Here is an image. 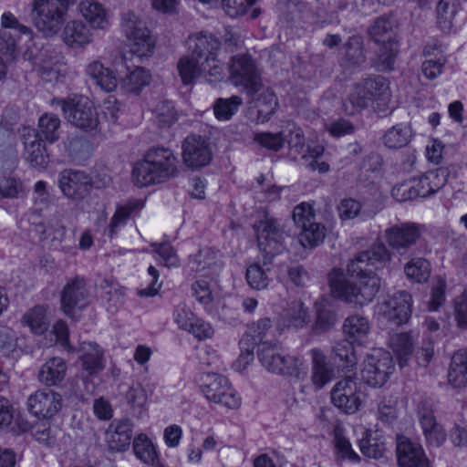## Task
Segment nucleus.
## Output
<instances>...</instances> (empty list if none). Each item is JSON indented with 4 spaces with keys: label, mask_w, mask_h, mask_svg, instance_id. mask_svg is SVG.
<instances>
[{
    "label": "nucleus",
    "mask_w": 467,
    "mask_h": 467,
    "mask_svg": "<svg viewBox=\"0 0 467 467\" xmlns=\"http://www.w3.org/2000/svg\"><path fill=\"white\" fill-rule=\"evenodd\" d=\"M359 254L348 265V273L334 269L328 275L332 295L346 303L363 306L370 303L379 292V279L372 272L389 257L380 244L371 252Z\"/></svg>",
    "instance_id": "nucleus-1"
},
{
    "label": "nucleus",
    "mask_w": 467,
    "mask_h": 467,
    "mask_svg": "<svg viewBox=\"0 0 467 467\" xmlns=\"http://www.w3.org/2000/svg\"><path fill=\"white\" fill-rule=\"evenodd\" d=\"M1 26L4 30L0 35V48L6 57L15 60L23 54L24 58L32 62L46 81L59 82L64 78L67 73L65 63L59 57H38V47L33 41V33L19 24L12 13H3Z\"/></svg>",
    "instance_id": "nucleus-2"
},
{
    "label": "nucleus",
    "mask_w": 467,
    "mask_h": 467,
    "mask_svg": "<svg viewBox=\"0 0 467 467\" xmlns=\"http://www.w3.org/2000/svg\"><path fill=\"white\" fill-rule=\"evenodd\" d=\"M192 55L183 56L177 64L182 81L191 84L198 78L209 83L224 78V65L220 52V42L212 35L195 34L187 41Z\"/></svg>",
    "instance_id": "nucleus-3"
},
{
    "label": "nucleus",
    "mask_w": 467,
    "mask_h": 467,
    "mask_svg": "<svg viewBox=\"0 0 467 467\" xmlns=\"http://www.w3.org/2000/svg\"><path fill=\"white\" fill-rule=\"evenodd\" d=\"M253 140L260 147L274 151L280 150L287 143L290 148V154L294 155L295 158L297 157L296 154L301 155L304 163L311 170L317 171L320 173H325L329 170V165L319 160L324 148L321 145L306 148L302 131L294 124H288L280 132H256L254 134Z\"/></svg>",
    "instance_id": "nucleus-4"
},
{
    "label": "nucleus",
    "mask_w": 467,
    "mask_h": 467,
    "mask_svg": "<svg viewBox=\"0 0 467 467\" xmlns=\"http://www.w3.org/2000/svg\"><path fill=\"white\" fill-rule=\"evenodd\" d=\"M179 173V161L168 148H153L132 168V182L139 187L165 183Z\"/></svg>",
    "instance_id": "nucleus-5"
},
{
    "label": "nucleus",
    "mask_w": 467,
    "mask_h": 467,
    "mask_svg": "<svg viewBox=\"0 0 467 467\" xmlns=\"http://www.w3.org/2000/svg\"><path fill=\"white\" fill-rule=\"evenodd\" d=\"M368 100L375 101V109L379 114L387 113L390 94L389 84L383 78H369L362 86L355 87L343 105L344 110L348 114H353L362 109Z\"/></svg>",
    "instance_id": "nucleus-6"
},
{
    "label": "nucleus",
    "mask_w": 467,
    "mask_h": 467,
    "mask_svg": "<svg viewBox=\"0 0 467 467\" xmlns=\"http://www.w3.org/2000/svg\"><path fill=\"white\" fill-rule=\"evenodd\" d=\"M258 357L262 365L272 373L287 374L298 379L306 375V363L298 357L285 356L275 344L263 342Z\"/></svg>",
    "instance_id": "nucleus-7"
},
{
    "label": "nucleus",
    "mask_w": 467,
    "mask_h": 467,
    "mask_svg": "<svg viewBox=\"0 0 467 467\" xmlns=\"http://www.w3.org/2000/svg\"><path fill=\"white\" fill-rule=\"evenodd\" d=\"M120 27L132 54L142 57L153 52L154 40L145 20L139 15L132 11L124 13L121 16Z\"/></svg>",
    "instance_id": "nucleus-8"
},
{
    "label": "nucleus",
    "mask_w": 467,
    "mask_h": 467,
    "mask_svg": "<svg viewBox=\"0 0 467 467\" xmlns=\"http://www.w3.org/2000/svg\"><path fill=\"white\" fill-rule=\"evenodd\" d=\"M74 0H35L32 19L35 26L47 36L56 35Z\"/></svg>",
    "instance_id": "nucleus-9"
},
{
    "label": "nucleus",
    "mask_w": 467,
    "mask_h": 467,
    "mask_svg": "<svg viewBox=\"0 0 467 467\" xmlns=\"http://www.w3.org/2000/svg\"><path fill=\"white\" fill-rule=\"evenodd\" d=\"M58 104L65 118L74 126L87 130H97L99 118L93 102L83 96L69 97L65 100L56 99L53 104Z\"/></svg>",
    "instance_id": "nucleus-10"
},
{
    "label": "nucleus",
    "mask_w": 467,
    "mask_h": 467,
    "mask_svg": "<svg viewBox=\"0 0 467 467\" xmlns=\"http://www.w3.org/2000/svg\"><path fill=\"white\" fill-rule=\"evenodd\" d=\"M201 387L209 401L229 410H237L241 407L242 398L226 377L216 373H206L202 377Z\"/></svg>",
    "instance_id": "nucleus-11"
},
{
    "label": "nucleus",
    "mask_w": 467,
    "mask_h": 467,
    "mask_svg": "<svg viewBox=\"0 0 467 467\" xmlns=\"http://www.w3.org/2000/svg\"><path fill=\"white\" fill-rule=\"evenodd\" d=\"M395 368L390 354L382 348H372L362 363L361 377L371 387H381Z\"/></svg>",
    "instance_id": "nucleus-12"
},
{
    "label": "nucleus",
    "mask_w": 467,
    "mask_h": 467,
    "mask_svg": "<svg viewBox=\"0 0 467 467\" xmlns=\"http://www.w3.org/2000/svg\"><path fill=\"white\" fill-rule=\"evenodd\" d=\"M366 400L361 385L349 377L337 381L331 390L332 403L346 414L359 411L365 406Z\"/></svg>",
    "instance_id": "nucleus-13"
},
{
    "label": "nucleus",
    "mask_w": 467,
    "mask_h": 467,
    "mask_svg": "<svg viewBox=\"0 0 467 467\" xmlns=\"http://www.w3.org/2000/svg\"><path fill=\"white\" fill-rule=\"evenodd\" d=\"M275 336L270 320L263 319L256 325L248 327L240 341L241 353L233 364V368L237 372L245 370L254 361V348L267 336Z\"/></svg>",
    "instance_id": "nucleus-14"
},
{
    "label": "nucleus",
    "mask_w": 467,
    "mask_h": 467,
    "mask_svg": "<svg viewBox=\"0 0 467 467\" xmlns=\"http://www.w3.org/2000/svg\"><path fill=\"white\" fill-rule=\"evenodd\" d=\"M229 80L237 88L255 94L262 88L254 62L247 55L235 56L229 67Z\"/></svg>",
    "instance_id": "nucleus-15"
},
{
    "label": "nucleus",
    "mask_w": 467,
    "mask_h": 467,
    "mask_svg": "<svg viewBox=\"0 0 467 467\" xmlns=\"http://www.w3.org/2000/svg\"><path fill=\"white\" fill-rule=\"evenodd\" d=\"M254 229L258 247L265 258L270 259L285 250L282 234L274 220L266 217L256 223Z\"/></svg>",
    "instance_id": "nucleus-16"
},
{
    "label": "nucleus",
    "mask_w": 467,
    "mask_h": 467,
    "mask_svg": "<svg viewBox=\"0 0 467 467\" xmlns=\"http://www.w3.org/2000/svg\"><path fill=\"white\" fill-rule=\"evenodd\" d=\"M412 299L410 294L400 292L377 306V315L396 324L406 323L411 314Z\"/></svg>",
    "instance_id": "nucleus-17"
},
{
    "label": "nucleus",
    "mask_w": 467,
    "mask_h": 467,
    "mask_svg": "<svg viewBox=\"0 0 467 467\" xmlns=\"http://www.w3.org/2000/svg\"><path fill=\"white\" fill-rule=\"evenodd\" d=\"M464 20L462 0H440L436 8V22L441 31H456Z\"/></svg>",
    "instance_id": "nucleus-18"
},
{
    "label": "nucleus",
    "mask_w": 467,
    "mask_h": 467,
    "mask_svg": "<svg viewBox=\"0 0 467 467\" xmlns=\"http://www.w3.org/2000/svg\"><path fill=\"white\" fill-rule=\"evenodd\" d=\"M396 451L400 467H431L421 445L405 436H398Z\"/></svg>",
    "instance_id": "nucleus-19"
},
{
    "label": "nucleus",
    "mask_w": 467,
    "mask_h": 467,
    "mask_svg": "<svg viewBox=\"0 0 467 467\" xmlns=\"http://www.w3.org/2000/svg\"><path fill=\"white\" fill-rule=\"evenodd\" d=\"M61 400L58 393L49 389H40L28 398L27 408L39 419H50L59 411Z\"/></svg>",
    "instance_id": "nucleus-20"
},
{
    "label": "nucleus",
    "mask_w": 467,
    "mask_h": 467,
    "mask_svg": "<svg viewBox=\"0 0 467 467\" xmlns=\"http://www.w3.org/2000/svg\"><path fill=\"white\" fill-rule=\"evenodd\" d=\"M396 25V20L392 16L380 17L369 30L372 38L378 43L387 44L386 47L389 54L382 62L383 69H389L393 64V57L397 51V44L393 41V29Z\"/></svg>",
    "instance_id": "nucleus-21"
},
{
    "label": "nucleus",
    "mask_w": 467,
    "mask_h": 467,
    "mask_svg": "<svg viewBox=\"0 0 467 467\" xmlns=\"http://www.w3.org/2000/svg\"><path fill=\"white\" fill-rule=\"evenodd\" d=\"M88 304V293L83 281L74 280L64 287L61 296V308L65 315L76 317L78 313L85 308Z\"/></svg>",
    "instance_id": "nucleus-22"
},
{
    "label": "nucleus",
    "mask_w": 467,
    "mask_h": 467,
    "mask_svg": "<svg viewBox=\"0 0 467 467\" xmlns=\"http://www.w3.org/2000/svg\"><path fill=\"white\" fill-rule=\"evenodd\" d=\"M182 160L191 168H201L209 164L212 150L208 142L201 137L186 138L182 146Z\"/></svg>",
    "instance_id": "nucleus-23"
},
{
    "label": "nucleus",
    "mask_w": 467,
    "mask_h": 467,
    "mask_svg": "<svg viewBox=\"0 0 467 467\" xmlns=\"http://www.w3.org/2000/svg\"><path fill=\"white\" fill-rule=\"evenodd\" d=\"M78 10L91 30H107L111 25L112 15L101 3L96 0H82Z\"/></svg>",
    "instance_id": "nucleus-24"
},
{
    "label": "nucleus",
    "mask_w": 467,
    "mask_h": 467,
    "mask_svg": "<svg viewBox=\"0 0 467 467\" xmlns=\"http://www.w3.org/2000/svg\"><path fill=\"white\" fill-rule=\"evenodd\" d=\"M22 140L25 160L33 167L44 168L48 162V154L36 130L30 127H24Z\"/></svg>",
    "instance_id": "nucleus-25"
},
{
    "label": "nucleus",
    "mask_w": 467,
    "mask_h": 467,
    "mask_svg": "<svg viewBox=\"0 0 467 467\" xmlns=\"http://www.w3.org/2000/svg\"><path fill=\"white\" fill-rule=\"evenodd\" d=\"M117 67L118 62L112 67H105L100 61L94 60L87 65L86 74L101 89L111 92L120 86V73L116 71Z\"/></svg>",
    "instance_id": "nucleus-26"
},
{
    "label": "nucleus",
    "mask_w": 467,
    "mask_h": 467,
    "mask_svg": "<svg viewBox=\"0 0 467 467\" xmlns=\"http://www.w3.org/2000/svg\"><path fill=\"white\" fill-rule=\"evenodd\" d=\"M371 325L369 320L356 314L348 317L343 324V333L350 346H365L368 343Z\"/></svg>",
    "instance_id": "nucleus-27"
},
{
    "label": "nucleus",
    "mask_w": 467,
    "mask_h": 467,
    "mask_svg": "<svg viewBox=\"0 0 467 467\" xmlns=\"http://www.w3.org/2000/svg\"><path fill=\"white\" fill-rule=\"evenodd\" d=\"M92 30L82 21L72 20L67 23L61 33V39L70 48L78 49L93 41Z\"/></svg>",
    "instance_id": "nucleus-28"
},
{
    "label": "nucleus",
    "mask_w": 467,
    "mask_h": 467,
    "mask_svg": "<svg viewBox=\"0 0 467 467\" xmlns=\"http://www.w3.org/2000/svg\"><path fill=\"white\" fill-rule=\"evenodd\" d=\"M78 352L79 363L88 375L97 374L105 368L104 351L98 344L83 342L79 346Z\"/></svg>",
    "instance_id": "nucleus-29"
},
{
    "label": "nucleus",
    "mask_w": 467,
    "mask_h": 467,
    "mask_svg": "<svg viewBox=\"0 0 467 467\" xmlns=\"http://www.w3.org/2000/svg\"><path fill=\"white\" fill-rule=\"evenodd\" d=\"M132 435V422L129 420L112 422L105 432V441L109 450L115 451H126Z\"/></svg>",
    "instance_id": "nucleus-30"
},
{
    "label": "nucleus",
    "mask_w": 467,
    "mask_h": 467,
    "mask_svg": "<svg viewBox=\"0 0 467 467\" xmlns=\"http://www.w3.org/2000/svg\"><path fill=\"white\" fill-rule=\"evenodd\" d=\"M419 197H428L439 192L447 182L448 171L436 168L413 178Z\"/></svg>",
    "instance_id": "nucleus-31"
},
{
    "label": "nucleus",
    "mask_w": 467,
    "mask_h": 467,
    "mask_svg": "<svg viewBox=\"0 0 467 467\" xmlns=\"http://www.w3.org/2000/svg\"><path fill=\"white\" fill-rule=\"evenodd\" d=\"M116 71L120 73V87L129 91H139L150 80V74L148 70L140 67L130 69L123 59L118 61Z\"/></svg>",
    "instance_id": "nucleus-32"
},
{
    "label": "nucleus",
    "mask_w": 467,
    "mask_h": 467,
    "mask_svg": "<svg viewBox=\"0 0 467 467\" xmlns=\"http://www.w3.org/2000/svg\"><path fill=\"white\" fill-rule=\"evenodd\" d=\"M90 183L89 178L82 171H64L58 184L62 192L70 198H80L86 194Z\"/></svg>",
    "instance_id": "nucleus-33"
},
{
    "label": "nucleus",
    "mask_w": 467,
    "mask_h": 467,
    "mask_svg": "<svg viewBox=\"0 0 467 467\" xmlns=\"http://www.w3.org/2000/svg\"><path fill=\"white\" fill-rule=\"evenodd\" d=\"M192 295L208 314L219 297L217 285L211 278H198L192 285Z\"/></svg>",
    "instance_id": "nucleus-34"
},
{
    "label": "nucleus",
    "mask_w": 467,
    "mask_h": 467,
    "mask_svg": "<svg viewBox=\"0 0 467 467\" xmlns=\"http://www.w3.org/2000/svg\"><path fill=\"white\" fill-rule=\"evenodd\" d=\"M358 447L364 456L374 460L385 458L389 451L386 437L378 431H366L364 437L358 440Z\"/></svg>",
    "instance_id": "nucleus-35"
},
{
    "label": "nucleus",
    "mask_w": 467,
    "mask_h": 467,
    "mask_svg": "<svg viewBox=\"0 0 467 467\" xmlns=\"http://www.w3.org/2000/svg\"><path fill=\"white\" fill-rule=\"evenodd\" d=\"M333 448L334 453L337 460L349 462L351 463H358L360 462L359 455L353 449L347 431L341 424H337L333 429Z\"/></svg>",
    "instance_id": "nucleus-36"
},
{
    "label": "nucleus",
    "mask_w": 467,
    "mask_h": 467,
    "mask_svg": "<svg viewBox=\"0 0 467 467\" xmlns=\"http://www.w3.org/2000/svg\"><path fill=\"white\" fill-rule=\"evenodd\" d=\"M389 347L393 351L400 368L408 365L414 350V336L411 333L393 334L389 340Z\"/></svg>",
    "instance_id": "nucleus-37"
},
{
    "label": "nucleus",
    "mask_w": 467,
    "mask_h": 467,
    "mask_svg": "<svg viewBox=\"0 0 467 467\" xmlns=\"http://www.w3.org/2000/svg\"><path fill=\"white\" fill-rule=\"evenodd\" d=\"M311 380L316 389H320L331 381L334 371L326 356L319 349H313Z\"/></svg>",
    "instance_id": "nucleus-38"
},
{
    "label": "nucleus",
    "mask_w": 467,
    "mask_h": 467,
    "mask_svg": "<svg viewBox=\"0 0 467 467\" xmlns=\"http://www.w3.org/2000/svg\"><path fill=\"white\" fill-rule=\"evenodd\" d=\"M419 420L430 445L439 447L446 438L443 428L436 422L433 412L429 409H422L419 412Z\"/></svg>",
    "instance_id": "nucleus-39"
},
{
    "label": "nucleus",
    "mask_w": 467,
    "mask_h": 467,
    "mask_svg": "<svg viewBox=\"0 0 467 467\" xmlns=\"http://www.w3.org/2000/svg\"><path fill=\"white\" fill-rule=\"evenodd\" d=\"M23 327H27L34 335H43L47 331L50 324V317L47 308L36 306L28 309L21 318Z\"/></svg>",
    "instance_id": "nucleus-40"
},
{
    "label": "nucleus",
    "mask_w": 467,
    "mask_h": 467,
    "mask_svg": "<svg viewBox=\"0 0 467 467\" xmlns=\"http://www.w3.org/2000/svg\"><path fill=\"white\" fill-rule=\"evenodd\" d=\"M67 368V363L63 358H49L40 368L39 380L47 386H57L65 379Z\"/></svg>",
    "instance_id": "nucleus-41"
},
{
    "label": "nucleus",
    "mask_w": 467,
    "mask_h": 467,
    "mask_svg": "<svg viewBox=\"0 0 467 467\" xmlns=\"http://www.w3.org/2000/svg\"><path fill=\"white\" fill-rule=\"evenodd\" d=\"M133 451L135 456L146 464L154 465L159 463L158 447L145 433H140L134 438Z\"/></svg>",
    "instance_id": "nucleus-42"
},
{
    "label": "nucleus",
    "mask_w": 467,
    "mask_h": 467,
    "mask_svg": "<svg viewBox=\"0 0 467 467\" xmlns=\"http://www.w3.org/2000/svg\"><path fill=\"white\" fill-rule=\"evenodd\" d=\"M420 233L414 224H402L386 231L385 238L392 247H404L414 244Z\"/></svg>",
    "instance_id": "nucleus-43"
},
{
    "label": "nucleus",
    "mask_w": 467,
    "mask_h": 467,
    "mask_svg": "<svg viewBox=\"0 0 467 467\" xmlns=\"http://www.w3.org/2000/svg\"><path fill=\"white\" fill-rule=\"evenodd\" d=\"M448 380L451 386L457 389L467 385V352L460 350L453 355Z\"/></svg>",
    "instance_id": "nucleus-44"
},
{
    "label": "nucleus",
    "mask_w": 467,
    "mask_h": 467,
    "mask_svg": "<svg viewBox=\"0 0 467 467\" xmlns=\"http://www.w3.org/2000/svg\"><path fill=\"white\" fill-rule=\"evenodd\" d=\"M0 428H9L14 432L27 431V425L19 413H16L9 401L0 397Z\"/></svg>",
    "instance_id": "nucleus-45"
},
{
    "label": "nucleus",
    "mask_w": 467,
    "mask_h": 467,
    "mask_svg": "<svg viewBox=\"0 0 467 467\" xmlns=\"http://www.w3.org/2000/svg\"><path fill=\"white\" fill-rule=\"evenodd\" d=\"M413 137L412 129L409 124L401 123L393 126L383 136V143L389 149L407 146Z\"/></svg>",
    "instance_id": "nucleus-46"
},
{
    "label": "nucleus",
    "mask_w": 467,
    "mask_h": 467,
    "mask_svg": "<svg viewBox=\"0 0 467 467\" xmlns=\"http://www.w3.org/2000/svg\"><path fill=\"white\" fill-rule=\"evenodd\" d=\"M317 321L316 328L325 330L331 327L337 320L336 310L332 300L328 297H322L315 304Z\"/></svg>",
    "instance_id": "nucleus-47"
},
{
    "label": "nucleus",
    "mask_w": 467,
    "mask_h": 467,
    "mask_svg": "<svg viewBox=\"0 0 467 467\" xmlns=\"http://www.w3.org/2000/svg\"><path fill=\"white\" fill-rule=\"evenodd\" d=\"M277 99L275 95L270 90L263 88L255 99V108L257 109V121L265 123L275 113L277 108Z\"/></svg>",
    "instance_id": "nucleus-48"
},
{
    "label": "nucleus",
    "mask_w": 467,
    "mask_h": 467,
    "mask_svg": "<svg viewBox=\"0 0 467 467\" xmlns=\"http://www.w3.org/2000/svg\"><path fill=\"white\" fill-rule=\"evenodd\" d=\"M309 321L307 308L302 302H294L285 314L283 326L288 329H298L306 326Z\"/></svg>",
    "instance_id": "nucleus-49"
},
{
    "label": "nucleus",
    "mask_w": 467,
    "mask_h": 467,
    "mask_svg": "<svg viewBox=\"0 0 467 467\" xmlns=\"http://www.w3.org/2000/svg\"><path fill=\"white\" fill-rule=\"evenodd\" d=\"M300 229L298 240L305 248H313L321 244L325 238V229L318 223H309L308 225Z\"/></svg>",
    "instance_id": "nucleus-50"
},
{
    "label": "nucleus",
    "mask_w": 467,
    "mask_h": 467,
    "mask_svg": "<svg viewBox=\"0 0 467 467\" xmlns=\"http://www.w3.org/2000/svg\"><path fill=\"white\" fill-rule=\"evenodd\" d=\"M254 0H223L225 13L231 17L250 14L251 18L259 15L257 8H253Z\"/></svg>",
    "instance_id": "nucleus-51"
},
{
    "label": "nucleus",
    "mask_w": 467,
    "mask_h": 467,
    "mask_svg": "<svg viewBox=\"0 0 467 467\" xmlns=\"http://www.w3.org/2000/svg\"><path fill=\"white\" fill-rule=\"evenodd\" d=\"M404 271L407 277L415 283L425 282L431 275L430 264L422 258H415L410 261L406 264Z\"/></svg>",
    "instance_id": "nucleus-52"
},
{
    "label": "nucleus",
    "mask_w": 467,
    "mask_h": 467,
    "mask_svg": "<svg viewBox=\"0 0 467 467\" xmlns=\"http://www.w3.org/2000/svg\"><path fill=\"white\" fill-rule=\"evenodd\" d=\"M241 103L242 100L237 96L218 99L213 107L215 118L220 121L230 119L238 111Z\"/></svg>",
    "instance_id": "nucleus-53"
},
{
    "label": "nucleus",
    "mask_w": 467,
    "mask_h": 467,
    "mask_svg": "<svg viewBox=\"0 0 467 467\" xmlns=\"http://www.w3.org/2000/svg\"><path fill=\"white\" fill-rule=\"evenodd\" d=\"M197 315L186 303H179L172 312V320L179 329L188 332Z\"/></svg>",
    "instance_id": "nucleus-54"
},
{
    "label": "nucleus",
    "mask_w": 467,
    "mask_h": 467,
    "mask_svg": "<svg viewBox=\"0 0 467 467\" xmlns=\"http://www.w3.org/2000/svg\"><path fill=\"white\" fill-rule=\"evenodd\" d=\"M154 259L167 267L179 265V258L169 244H154L152 245Z\"/></svg>",
    "instance_id": "nucleus-55"
},
{
    "label": "nucleus",
    "mask_w": 467,
    "mask_h": 467,
    "mask_svg": "<svg viewBox=\"0 0 467 467\" xmlns=\"http://www.w3.org/2000/svg\"><path fill=\"white\" fill-rule=\"evenodd\" d=\"M187 333L198 341H204L214 337L215 328L211 322L197 316Z\"/></svg>",
    "instance_id": "nucleus-56"
},
{
    "label": "nucleus",
    "mask_w": 467,
    "mask_h": 467,
    "mask_svg": "<svg viewBox=\"0 0 467 467\" xmlns=\"http://www.w3.org/2000/svg\"><path fill=\"white\" fill-rule=\"evenodd\" d=\"M446 146L438 138H430L425 144L424 156L428 162L441 164L443 161Z\"/></svg>",
    "instance_id": "nucleus-57"
},
{
    "label": "nucleus",
    "mask_w": 467,
    "mask_h": 467,
    "mask_svg": "<svg viewBox=\"0 0 467 467\" xmlns=\"http://www.w3.org/2000/svg\"><path fill=\"white\" fill-rule=\"evenodd\" d=\"M246 280L248 285L254 289H264L269 284V277L264 268L257 263L248 265L246 270Z\"/></svg>",
    "instance_id": "nucleus-58"
},
{
    "label": "nucleus",
    "mask_w": 467,
    "mask_h": 467,
    "mask_svg": "<svg viewBox=\"0 0 467 467\" xmlns=\"http://www.w3.org/2000/svg\"><path fill=\"white\" fill-rule=\"evenodd\" d=\"M445 281L441 277L432 280L431 290L429 299L426 300L428 310L436 311L445 300Z\"/></svg>",
    "instance_id": "nucleus-59"
},
{
    "label": "nucleus",
    "mask_w": 467,
    "mask_h": 467,
    "mask_svg": "<svg viewBox=\"0 0 467 467\" xmlns=\"http://www.w3.org/2000/svg\"><path fill=\"white\" fill-rule=\"evenodd\" d=\"M391 195L399 202H405L419 197L413 178L397 183L391 190Z\"/></svg>",
    "instance_id": "nucleus-60"
},
{
    "label": "nucleus",
    "mask_w": 467,
    "mask_h": 467,
    "mask_svg": "<svg viewBox=\"0 0 467 467\" xmlns=\"http://www.w3.org/2000/svg\"><path fill=\"white\" fill-rule=\"evenodd\" d=\"M59 123L60 121L58 118L55 115L46 114L39 119V130L47 140L53 142L57 140V129L59 127Z\"/></svg>",
    "instance_id": "nucleus-61"
},
{
    "label": "nucleus",
    "mask_w": 467,
    "mask_h": 467,
    "mask_svg": "<svg viewBox=\"0 0 467 467\" xmlns=\"http://www.w3.org/2000/svg\"><path fill=\"white\" fill-rule=\"evenodd\" d=\"M379 420L387 423L392 422L398 416L397 399L395 397H384L378 409Z\"/></svg>",
    "instance_id": "nucleus-62"
},
{
    "label": "nucleus",
    "mask_w": 467,
    "mask_h": 467,
    "mask_svg": "<svg viewBox=\"0 0 467 467\" xmlns=\"http://www.w3.org/2000/svg\"><path fill=\"white\" fill-rule=\"evenodd\" d=\"M125 397L133 408H143L148 401V392L139 382L130 385Z\"/></svg>",
    "instance_id": "nucleus-63"
},
{
    "label": "nucleus",
    "mask_w": 467,
    "mask_h": 467,
    "mask_svg": "<svg viewBox=\"0 0 467 467\" xmlns=\"http://www.w3.org/2000/svg\"><path fill=\"white\" fill-rule=\"evenodd\" d=\"M337 212L341 221L353 220L360 214L361 204L355 199H344L340 202Z\"/></svg>",
    "instance_id": "nucleus-64"
}]
</instances>
